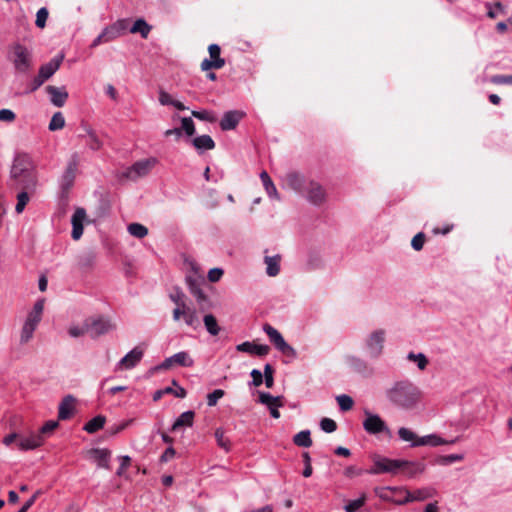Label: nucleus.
<instances>
[{
  "label": "nucleus",
  "instance_id": "f257e3e1",
  "mask_svg": "<svg viewBox=\"0 0 512 512\" xmlns=\"http://www.w3.org/2000/svg\"><path fill=\"white\" fill-rule=\"evenodd\" d=\"M385 397L393 407L410 411L419 405L422 391L413 382L404 379L394 382L387 388Z\"/></svg>",
  "mask_w": 512,
  "mask_h": 512
},
{
  "label": "nucleus",
  "instance_id": "f03ea898",
  "mask_svg": "<svg viewBox=\"0 0 512 512\" xmlns=\"http://www.w3.org/2000/svg\"><path fill=\"white\" fill-rule=\"evenodd\" d=\"M10 178L21 191L36 192L38 186V173L36 165L27 153H18L10 170Z\"/></svg>",
  "mask_w": 512,
  "mask_h": 512
},
{
  "label": "nucleus",
  "instance_id": "7ed1b4c3",
  "mask_svg": "<svg viewBox=\"0 0 512 512\" xmlns=\"http://www.w3.org/2000/svg\"><path fill=\"white\" fill-rule=\"evenodd\" d=\"M170 299L175 303L176 307L173 310V320L179 321L183 318L185 324L193 329L200 326V319L197 311L186 304V296L182 291H176L170 294Z\"/></svg>",
  "mask_w": 512,
  "mask_h": 512
},
{
  "label": "nucleus",
  "instance_id": "20e7f679",
  "mask_svg": "<svg viewBox=\"0 0 512 512\" xmlns=\"http://www.w3.org/2000/svg\"><path fill=\"white\" fill-rule=\"evenodd\" d=\"M44 304L45 300L39 299L28 312L20 331L19 343L21 345H26L33 339V334L42 320Z\"/></svg>",
  "mask_w": 512,
  "mask_h": 512
},
{
  "label": "nucleus",
  "instance_id": "39448f33",
  "mask_svg": "<svg viewBox=\"0 0 512 512\" xmlns=\"http://www.w3.org/2000/svg\"><path fill=\"white\" fill-rule=\"evenodd\" d=\"M85 329L88 330V335L95 339L115 330L116 324L110 318L99 315L87 318Z\"/></svg>",
  "mask_w": 512,
  "mask_h": 512
},
{
  "label": "nucleus",
  "instance_id": "423d86ee",
  "mask_svg": "<svg viewBox=\"0 0 512 512\" xmlns=\"http://www.w3.org/2000/svg\"><path fill=\"white\" fill-rule=\"evenodd\" d=\"M13 58L12 62L17 72L26 73L32 66V52L20 43H15L12 46Z\"/></svg>",
  "mask_w": 512,
  "mask_h": 512
},
{
  "label": "nucleus",
  "instance_id": "0eeeda50",
  "mask_svg": "<svg viewBox=\"0 0 512 512\" xmlns=\"http://www.w3.org/2000/svg\"><path fill=\"white\" fill-rule=\"evenodd\" d=\"M365 419L363 420V428L370 435L384 434L388 438L392 437V431L386 422L378 415L368 410L364 411Z\"/></svg>",
  "mask_w": 512,
  "mask_h": 512
},
{
  "label": "nucleus",
  "instance_id": "6e6552de",
  "mask_svg": "<svg viewBox=\"0 0 512 512\" xmlns=\"http://www.w3.org/2000/svg\"><path fill=\"white\" fill-rule=\"evenodd\" d=\"M263 330L269 337V340L271 343L274 344V346L285 356L294 358L296 356L295 349L290 346L286 341L284 340L281 333L275 329L273 326H271L268 323H265L263 325Z\"/></svg>",
  "mask_w": 512,
  "mask_h": 512
},
{
  "label": "nucleus",
  "instance_id": "1a4fd4ad",
  "mask_svg": "<svg viewBox=\"0 0 512 512\" xmlns=\"http://www.w3.org/2000/svg\"><path fill=\"white\" fill-rule=\"evenodd\" d=\"M79 163L80 158L78 153H73L67 163V166L60 181L61 190L65 194H67L74 185Z\"/></svg>",
  "mask_w": 512,
  "mask_h": 512
},
{
  "label": "nucleus",
  "instance_id": "9d476101",
  "mask_svg": "<svg viewBox=\"0 0 512 512\" xmlns=\"http://www.w3.org/2000/svg\"><path fill=\"white\" fill-rule=\"evenodd\" d=\"M126 29V21L119 20L111 26L106 27L92 42L91 48L108 43L121 35Z\"/></svg>",
  "mask_w": 512,
  "mask_h": 512
},
{
  "label": "nucleus",
  "instance_id": "9b49d317",
  "mask_svg": "<svg viewBox=\"0 0 512 512\" xmlns=\"http://www.w3.org/2000/svg\"><path fill=\"white\" fill-rule=\"evenodd\" d=\"M400 460L386 457L374 458V465L368 470L370 474L391 473L397 474L400 470Z\"/></svg>",
  "mask_w": 512,
  "mask_h": 512
},
{
  "label": "nucleus",
  "instance_id": "f8f14e48",
  "mask_svg": "<svg viewBox=\"0 0 512 512\" xmlns=\"http://www.w3.org/2000/svg\"><path fill=\"white\" fill-rule=\"evenodd\" d=\"M385 334L383 329L375 330L366 339V347L370 357L377 358L381 355L384 348Z\"/></svg>",
  "mask_w": 512,
  "mask_h": 512
},
{
  "label": "nucleus",
  "instance_id": "ddd939ff",
  "mask_svg": "<svg viewBox=\"0 0 512 512\" xmlns=\"http://www.w3.org/2000/svg\"><path fill=\"white\" fill-rule=\"evenodd\" d=\"M306 199L313 205L320 206L322 205L326 200V191L323 188V186L314 181L309 180L307 187L304 191Z\"/></svg>",
  "mask_w": 512,
  "mask_h": 512
},
{
  "label": "nucleus",
  "instance_id": "4468645a",
  "mask_svg": "<svg viewBox=\"0 0 512 512\" xmlns=\"http://www.w3.org/2000/svg\"><path fill=\"white\" fill-rule=\"evenodd\" d=\"M402 491L405 488L400 487H376L374 489L375 494L382 500L391 501L398 505L405 504V496Z\"/></svg>",
  "mask_w": 512,
  "mask_h": 512
},
{
  "label": "nucleus",
  "instance_id": "2eb2a0df",
  "mask_svg": "<svg viewBox=\"0 0 512 512\" xmlns=\"http://www.w3.org/2000/svg\"><path fill=\"white\" fill-rule=\"evenodd\" d=\"M194 361L191 356L185 352H178L173 356L165 359L159 366L155 367V370L169 369L173 364H177L182 367H191Z\"/></svg>",
  "mask_w": 512,
  "mask_h": 512
},
{
  "label": "nucleus",
  "instance_id": "dca6fc26",
  "mask_svg": "<svg viewBox=\"0 0 512 512\" xmlns=\"http://www.w3.org/2000/svg\"><path fill=\"white\" fill-rule=\"evenodd\" d=\"M156 159L151 158L147 160H141L134 163L126 172V177L132 180H136L139 177L145 176L155 165Z\"/></svg>",
  "mask_w": 512,
  "mask_h": 512
},
{
  "label": "nucleus",
  "instance_id": "f3484780",
  "mask_svg": "<svg viewBox=\"0 0 512 512\" xmlns=\"http://www.w3.org/2000/svg\"><path fill=\"white\" fill-rule=\"evenodd\" d=\"M85 457L94 460L100 468L110 469L111 451L108 449L91 448L85 452Z\"/></svg>",
  "mask_w": 512,
  "mask_h": 512
},
{
  "label": "nucleus",
  "instance_id": "a211bd4d",
  "mask_svg": "<svg viewBox=\"0 0 512 512\" xmlns=\"http://www.w3.org/2000/svg\"><path fill=\"white\" fill-rule=\"evenodd\" d=\"M245 117V113L240 110H230L224 113L219 125L223 131L235 129L239 122Z\"/></svg>",
  "mask_w": 512,
  "mask_h": 512
},
{
  "label": "nucleus",
  "instance_id": "6ab92c4d",
  "mask_svg": "<svg viewBox=\"0 0 512 512\" xmlns=\"http://www.w3.org/2000/svg\"><path fill=\"white\" fill-rule=\"evenodd\" d=\"M258 394L259 402L269 408L270 414L273 418L278 419L280 417L278 407L283 406L282 398L279 396L274 397L271 394L265 392H259Z\"/></svg>",
  "mask_w": 512,
  "mask_h": 512
},
{
  "label": "nucleus",
  "instance_id": "aec40b11",
  "mask_svg": "<svg viewBox=\"0 0 512 512\" xmlns=\"http://www.w3.org/2000/svg\"><path fill=\"white\" fill-rule=\"evenodd\" d=\"M284 180L289 188L301 194L304 193L309 181L298 172L287 173Z\"/></svg>",
  "mask_w": 512,
  "mask_h": 512
},
{
  "label": "nucleus",
  "instance_id": "412c9836",
  "mask_svg": "<svg viewBox=\"0 0 512 512\" xmlns=\"http://www.w3.org/2000/svg\"><path fill=\"white\" fill-rule=\"evenodd\" d=\"M63 60L64 55L60 54L51 59L48 63L41 65L38 71V75L40 76V78H42L44 81L51 78L54 75V73L60 68Z\"/></svg>",
  "mask_w": 512,
  "mask_h": 512
},
{
  "label": "nucleus",
  "instance_id": "4be33fe9",
  "mask_svg": "<svg viewBox=\"0 0 512 512\" xmlns=\"http://www.w3.org/2000/svg\"><path fill=\"white\" fill-rule=\"evenodd\" d=\"M47 94L50 96L51 103L56 107H63L68 99V92L65 87H56L48 85L45 88Z\"/></svg>",
  "mask_w": 512,
  "mask_h": 512
},
{
  "label": "nucleus",
  "instance_id": "5701e85b",
  "mask_svg": "<svg viewBox=\"0 0 512 512\" xmlns=\"http://www.w3.org/2000/svg\"><path fill=\"white\" fill-rule=\"evenodd\" d=\"M435 493V489L430 487L420 488L413 492L407 490L406 488L405 491H402L403 496H405V504L413 501H424L433 497Z\"/></svg>",
  "mask_w": 512,
  "mask_h": 512
},
{
  "label": "nucleus",
  "instance_id": "b1692460",
  "mask_svg": "<svg viewBox=\"0 0 512 512\" xmlns=\"http://www.w3.org/2000/svg\"><path fill=\"white\" fill-rule=\"evenodd\" d=\"M86 218V211L84 208H77L72 216V238L78 240L83 234V222Z\"/></svg>",
  "mask_w": 512,
  "mask_h": 512
},
{
  "label": "nucleus",
  "instance_id": "393cba45",
  "mask_svg": "<svg viewBox=\"0 0 512 512\" xmlns=\"http://www.w3.org/2000/svg\"><path fill=\"white\" fill-rule=\"evenodd\" d=\"M236 350L239 352H247L253 355L264 357L270 352V347L268 345H260L254 342L246 341L237 345Z\"/></svg>",
  "mask_w": 512,
  "mask_h": 512
},
{
  "label": "nucleus",
  "instance_id": "a878e982",
  "mask_svg": "<svg viewBox=\"0 0 512 512\" xmlns=\"http://www.w3.org/2000/svg\"><path fill=\"white\" fill-rule=\"evenodd\" d=\"M76 399L72 395L65 396L58 408V419L68 420L73 416Z\"/></svg>",
  "mask_w": 512,
  "mask_h": 512
},
{
  "label": "nucleus",
  "instance_id": "bb28decb",
  "mask_svg": "<svg viewBox=\"0 0 512 512\" xmlns=\"http://www.w3.org/2000/svg\"><path fill=\"white\" fill-rule=\"evenodd\" d=\"M143 357V350L135 347L128 354H126L119 362V367L124 369H131L137 365Z\"/></svg>",
  "mask_w": 512,
  "mask_h": 512
},
{
  "label": "nucleus",
  "instance_id": "cd10ccee",
  "mask_svg": "<svg viewBox=\"0 0 512 512\" xmlns=\"http://www.w3.org/2000/svg\"><path fill=\"white\" fill-rule=\"evenodd\" d=\"M43 443L44 438H42V435H39L38 433H32L28 437L20 439L18 446L21 450L27 451L36 449L42 446Z\"/></svg>",
  "mask_w": 512,
  "mask_h": 512
},
{
  "label": "nucleus",
  "instance_id": "c85d7f7f",
  "mask_svg": "<svg viewBox=\"0 0 512 512\" xmlns=\"http://www.w3.org/2000/svg\"><path fill=\"white\" fill-rule=\"evenodd\" d=\"M195 413L194 411L183 412L173 423L171 427L172 432H177L181 428L191 427L194 422Z\"/></svg>",
  "mask_w": 512,
  "mask_h": 512
},
{
  "label": "nucleus",
  "instance_id": "c756f323",
  "mask_svg": "<svg viewBox=\"0 0 512 512\" xmlns=\"http://www.w3.org/2000/svg\"><path fill=\"white\" fill-rule=\"evenodd\" d=\"M85 134H80V138H85L86 144L91 150L97 151L101 149L103 143L97 136L96 132L90 127L84 128Z\"/></svg>",
  "mask_w": 512,
  "mask_h": 512
},
{
  "label": "nucleus",
  "instance_id": "7c9ffc66",
  "mask_svg": "<svg viewBox=\"0 0 512 512\" xmlns=\"http://www.w3.org/2000/svg\"><path fill=\"white\" fill-rule=\"evenodd\" d=\"M400 470L402 473L406 474L409 477H413L416 474L422 473L425 469L424 464L410 462L406 460H400Z\"/></svg>",
  "mask_w": 512,
  "mask_h": 512
},
{
  "label": "nucleus",
  "instance_id": "2f4dec72",
  "mask_svg": "<svg viewBox=\"0 0 512 512\" xmlns=\"http://www.w3.org/2000/svg\"><path fill=\"white\" fill-rule=\"evenodd\" d=\"M398 435L401 440L405 442H411L412 447L422 446V444H417L422 437H419L415 432H413L409 428H399Z\"/></svg>",
  "mask_w": 512,
  "mask_h": 512
},
{
  "label": "nucleus",
  "instance_id": "473e14b6",
  "mask_svg": "<svg viewBox=\"0 0 512 512\" xmlns=\"http://www.w3.org/2000/svg\"><path fill=\"white\" fill-rule=\"evenodd\" d=\"M192 143L197 150H212L215 148V142L209 135L195 137Z\"/></svg>",
  "mask_w": 512,
  "mask_h": 512
},
{
  "label": "nucleus",
  "instance_id": "72a5a7b5",
  "mask_svg": "<svg viewBox=\"0 0 512 512\" xmlns=\"http://www.w3.org/2000/svg\"><path fill=\"white\" fill-rule=\"evenodd\" d=\"M280 260H281V257L279 255H276V256H273V257H270V256H266L265 257V264L267 265V268H266V273L271 276V277H275L279 274L280 272Z\"/></svg>",
  "mask_w": 512,
  "mask_h": 512
},
{
  "label": "nucleus",
  "instance_id": "f704fd0d",
  "mask_svg": "<svg viewBox=\"0 0 512 512\" xmlns=\"http://www.w3.org/2000/svg\"><path fill=\"white\" fill-rule=\"evenodd\" d=\"M106 422V418L105 416L103 415H98L94 418H92L91 420H89L85 426H84V430L90 434H93L95 432H97L98 430L102 429L104 424Z\"/></svg>",
  "mask_w": 512,
  "mask_h": 512
},
{
  "label": "nucleus",
  "instance_id": "c9c22d12",
  "mask_svg": "<svg viewBox=\"0 0 512 512\" xmlns=\"http://www.w3.org/2000/svg\"><path fill=\"white\" fill-rule=\"evenodd\" d=\"M455 441H456L455 439L451 440V441H447L435 434H432V435H427V436L422 437L418 441L417 444H422V446H424V445L439 446V445H444V444H453V443H455Z\"/></svg>",
  "mask_w": 512,
  "mask_h": 512
},
{
  "label": "nucleus",
  "instance_id": "e433bc0d",
  "mask_svg": "<svg viewBox=\"0 0 512 512\" xmlns=\"http://www.w3.org/2000/svg\"><path fill=\"white\" fill-rule=\"evenodd\" d=\"M204 326L207 332L212 336H217L220 332V326L217 319L212 314H206L203 318Z\"/></svg>",
  "mask_w": 512,
  "mask_h": 512
},
{
  "label": "nucleus",
  "instance_id": "4c0bfd02",
  "mask_svg": "<svg viewBox=\"0 0 512 512\" xmlns=\"http://www.w3.org/2000/svg\"><path fill=\"white\" fill-rule=\"evenodd\" d=\"M151 31V26L144 19H137L130 28L131 33H139L142 38L146 39Z\"/></svg>",
  "mask_w": 512,
  "mask_h": 512
},
{
  "label": "nucleus",
  "instance_id": "58836bf2",
  "mask_svg": "<svg viewBox=\"0 0 512 512\" xmlns=\"http://www.w3.org/2000/svg\"><path fill=\"white\" fill-rule=\"evenodd\" d=\"M293 442L295 445H297L299 447H305V448L310 447L312 445L310 431L309 430L300 431L293 437Z\"/></svg>",
  "mask_w": 512,
  "mask_h": 512
},
{
  "label": "nucleus",
  "instance_id": "ea45409f",
  "mask_svg": "<svg viewBox=\"0 0 512 512\" xmlns=\"http://www.w3.org/2000/svg\"><path fill=\"white\" fill-rule=\"evenodd\" d=\"M189 288L191 294L196 297L198 304L200 305L201 310H205L203 307V302L207 301V296L204 294L199 285L194 281H189Z\"/></svg>",
  "mask_w": 512,
  "mask_h": 512
},
{
  "label": "nucleus",
  "instance_id": "a19ab883",
  "mask_svg": "<svg viewBox=\"0 0 512 512\" xmlns=\"http://www.w3.org/2000/svg\"><path fill=\"white\" fill-rule=\"evenodd\" d=\"M35 193L33 192H28V191H20L18 194H17V204L15 206V211L20 214L24 211L27 203L29 202L30 200V197L32 195H34Z\"/></svg>",
  "mask_w": 512,
  "mask_h": 512
},
{
  "label": "nucleus",
  "instance_id": "79ce46f5",
  "mask_svg": "<svg viewBox=\"0 0 512 512\" xmlns=\"http://www.w3.org/2000/svg\"><path fill=\"white\" fill-rule=\"evenodd\" d=\"M128 232L130 235L142 239L148 235V228L140 223H131L127 227Z\"/></svg>",
  "mask_w": 512,
  "mask_h": 512
},
{
  "label": "nucleus",
  "instance_id": "37998d69",
  "mask_svg": "<svg viewBox=\"0 0 512 512\" xmlns=\"http://www.w3.org/2000/svg\"><path fill=\"white\" fill-rule=\"evenodd\" d=\"M215 438H216L218 446L221 449L225 450L226 452H229L231 450V441L227 436H225V432L223 429H221V428L216 429Z\"/></svg>",
  "mask_w": 512,
  "mask_h": 512
},
{
  "label": "nucleus",
  "instance_id": "c03bdc74",
  "mask_svg": "<svg viewBox=\"0 0 512 512\" xmlns=\"http://www.w3.org/2000/svg\"><path fill=\"white\" fill-rule=\"evenodd\" d=\"M65 126V118L61 112H55L49 123L50 131H57L63 129Z\"/></svg>",
  "mask_w": 512,
  "mask_h": 512
},
{
  "label": "nucleus",
  "instance_id": "a18cd8bd",
  "mask_svg": "<svg viewBox=\"0 0 512 512\" xmlns=\"http://www.w3.org/2000/svg\"><path fill=\"white\" fill-rule=\"evenodd\" d=\"M407 359L411 362L416 363L418 368L422 371L426 369L429 363L427 357L423 353L415 354L413 352H410L407 355Z\"/></svg>",
  "mask_w": 512,
  "mask_h": 512
},
{
  "label": "nucleus",
  "instance_id": "49530a36",
  "mask_svg": "<svg viewBox=\"0 0 512 512\" xmlns=\"http://www.w3.org/2000/svg\"><path fill=\"white\" fill-rule=\"evenodd\" d=\"M260 178L269 196H277V189L266 171H262Z\"/></svg>",
  "mask_w": 512,
  "mask_h": 512
},
{
  "label": "nucleus",
  "instance_id": "de8ad7c7",
  "mask_svg": "<svg viewBox=\"0 0 512 512\" xmlns=\"http://www.w3.org/2000/svg\"><path fill=\"white\" fill-rule=\"evenodd\" d=\"M208 52L210 54V60H213V62H219L220 63L219 67L223 68L225 65V60L223 58H221V56H220V54H221L220 46L217 44H211L208 47Z\"/></svg>",
  "mask_w": 512,
  "mask_h": 512
},
{
  "label": "nucleus",
  "instance_id": "09e8293b",
  "mask_svg": "<svg viewBox=\"0 0 512 512\" xmlns=\"http://www.w3.org/2000/svg\"><path fill=\"white\" fill-rule=\"evenodd\" d=\"M59 426L58 421L50 420L47 421L37 432L39 435H42V438H46L51 433H53Z\"/></svg>",
  "mask_w": 512,
  "mask_h": 512
},
{
  "label": "nucleus",
  "instance_id": "8fccbe9b",
  "mask_svg": "<svg viewBox=\"0 0 512 512\" xmlns=\"http://www.w3.org/2000/svg\"><path fill=\"white\" fill-rule=\"evenodd\" d=\"M263 381L267 388H272L274 385V368L271 364H265L264 373H263Z\"/></svg>",
  "mask_w": 512,
  "mask_h": 512
},
{
  "label": "nucleus",
  "instance_id": "3c124183",
  "mask_svg": "<svg viewBox=\"0 0 512 512\" xmlns=\"http://www.w3.org/2000/svg\"><path fill=\"white\" fill-rule=\"evenodd\" d=\"M336 400L342 411L351 410L354 404L353 399L345 394L337 396Z\"/></svg>",
  "mask_w": 512,
  "mask_h": 512
},
{
  "label": "nucleus",
  "instance_id": "603ef678",
  "mask_svg": "<svg viewBox=\"0 0 512 512\" xmlns=\"http://www.w3.org/2000/svg\"><path fill=\"white\" fill-rule=\"evenodd\" d=\"M366 501V496L363 494L360 498L349 501L344 509L346 512H356L359 508H361Z\"/></svg>",
  "mask_w": 512,
  "mask_h": 512
},
{
  "label": "nucleus",
  "instance_id": "864d4df0",
  "mask_svg": "<svg viewBox=\"0 0 512 512\" xmlns=\"http://www.w3.org/2000/svg\"><path fill=\"white\" fill-rule=\"evenodd\" d=\"M49 16V11L46 7H42L37 11L35 24L37 27L43 29L46 26V21Z\"/></svg>",
  "mask_w": 512,
  "mask_h": 512
},
{
  "label": "nucleus",
  "instance_id": "5fc2aeb1",
  "mask_svg": "<svg viewBox=\"0 0 512 512\" xmlns=\"http://www.w3.org/2000/svg\"><path fill=\"white\" fill-rule=\"evenodd\" d=\"M320 427L324 432L332 433L336 431L337 423L333 419L325 417L320 421Z\"/></svg>",
  "mask_w": 512,
  "mask_h": 512
},
{
  "label": "nucleus",
  "instance_id": "6e6d98bb",
  "mask_svg": "<svg viewBox=\"0 0 512 512\" xmlns=\"http://www.w3.org/2000/svg\"><path fill=\"white\" fill-rule=\"evenodd\" d=\"M225 392L222 389H216L207 395V405L213 407L217 404L218 400L224 396Z\"/></svg>",
  "mask_w": 512,
  "mask_h": 512
},
{
  "label": "nucleus",
  "instance_id": "4d7b16f0",
  "mask_svg": "<svg viewBox=\"0 0 512 512\" xmlns=\"http://www.w3.org/2000/svg\"><path fill=\"white\" fill-rule=\"evenodd\" d=\"M462 459H463L462 455L450 454V455L440 456L437 459V463L440 464V465H448V464H451V463H454V462L461 461Z\"/></svg>",
  "mask_w": 512,
  "mask_h": 512
},
{
  "label": "nucleus",
  "instance_id": "13d9d810",
  "mask_svg": "<svg viewBox=\"0 0 512 512\" xmlns=\"http://www.w3.org/2000/svg\"><path fill=\"white\" fill-rule=\"evenodd\" d=\"M86 328V319L82 323L81 326H71L68 330V333L71 337L77 338L80 336H83L85 334H88V330Z\"/></svg>",
  "mask_w": 512,
  "mask_h": 512
},
{
  "label": "nucleus",
  "instance_id": "bf43d9fd",
  "mask_svg": "<svg viewBox=\"0 0 512 512\" xmlns=\"http://www.w3.org/2000/svg\"><path fill=\"white\" fill-rule=\"evenodd\" d=\"M181 123H182V127L180 129L185 131V133L188 136H192L195 133V125L191 118L184 117V118H182Z\"/></svg>",
  "mask_w": 512,
  "mask_h": 512
},
{
  "label": "nucleus",
  "instance_id": "052dcab7",
  "mask_svg": "<svg viewBox=\"0 0 512 512\" xmlns=\"http://www.w3.org/2000/svg\"><path fill=\"white\" fill-rule=\"evenodd\" d=\"M425 243V234L423 232L417 233L411 241V246L414 250L420 251Z\"/></svg>",
  "mask_w": 512,
  "mask_h": 512
},
{
  "label": "nucleus",
  "instance_id": "680f3d73",
  "mask_svg": "<svg viewBox=\"0 0 512 512\" xmlns=\"http://www.w3.org/2000/svg\"><path fill=\"white\" fill-rule=\"evenodd\" d=\"M192 116L199 120L208 121L211 123L216 121V118L210 112H208L206 110L192 111Z\"/></svg>",
  "mask_w": 512,
  "mask_h": 512
},
{
  "label": "nucleus",
  "instance_id": "e2e57ef3",
  "mask_svg": "<svg viewBox=\"0 0 512 512\" xmlns=\"http://www.w3.org/2000/svg\"><path fill=\"white\" fill-rule=\"evenodd\" d=\"M491 82L496 85H512V75H494Z\"/></svg>",
  "mask_w": 512,
  "mask_h": 512
},
{
  "label": "nucleus",
  "instance_id": "0e129e2a",
  "mask_svg": "<svg viewBox=\"0 0 512 512\" xmlns=\"http://www.w3.org/2000/svg\"><path fill=\"white\" fill-rule=\"evenodd\" d=\"M120 461H121L120 467L116 471V475L119 477L123 476L125 474L127 468L131 465V458L127 455L121 456Z\"/></svg>",
  "mask_w": 512,
  "mask_h": 512
},
{
  "label": "nucleus",
  "instance_id": "69168bd1",
  "mask_svg": "<svg viewBox=\"0 0 512 512\" xmlns=\"http://www.w3.org/2000/svg\"><path fill=\"white\" fill-rule=\"evenodd\" d=\"M42 494L41 490H37L21 507V509L18 512H27L36 502L38 497Z\"/></svg>",
  "mask_w": 512,
  "mask_h": 512
},
{
  "label": "nucleus",
  "instance_id": "338daca9",
  "mask_svg": "<svg viewBox=\"0 0 512 512\" xmlns=\"http://www.w3.org/2000/svg\"><path fill=\"white\" fill-rule=\"evenodd\" d=\"M16 118L15 113L10 109L0 110V121L2 122H13Z\"/></svg>",
  "mask_w": 512,
  "mask_h": 512
},
{
  "label": "nucleus",
  "instance_id": "774afa93",
  "mask_svg": "<svg viewBox=\"0 0 512 512\" xmlns=\"http://www.w3.org/2000/svg\"><path fill=\"white\" fill-rule=\"evenodd\" d=\"M252 377V385L255 387H259L263 383V374L261 371L257 369H253L250 373Z\"/></svg>",
  "mask_w": 512,
  "mask_h": 512
}]
</instances>
